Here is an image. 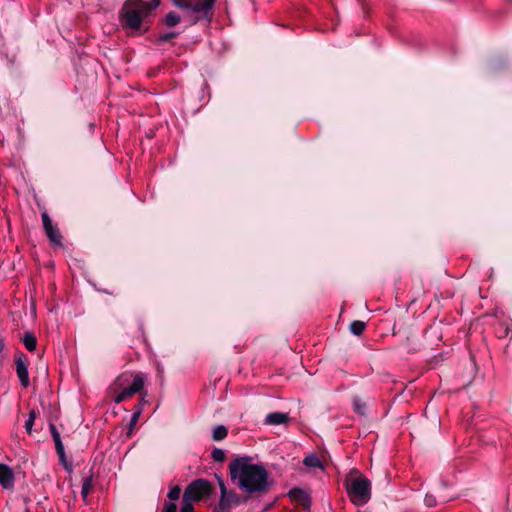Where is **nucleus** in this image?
<instances>
[{
  "instance_id": "f257e3e1",
  "label": "nucleus",
  "mask_w": 512,
  "mask_h": 512,
  "mask_svg": "<svg viewBox=\"0 0 512 512\" xmlns=\"http://www.w3.org/2000/svg\"><path fill=\"white\" fill-rule=\"evenodd\" d=\"M232 481L247 494L264 493L269 488V474L261 464L249 457L236 458L229 464Z\"/></svg>"
},
{
  "instance_id": "f03ea898",
  "label": "nucleus",
  "mask_w": 512,
  "mask_h": 512,
  "mask_svg": "<svg viewBox=\"0 0 512 512\" xmlns=\"http://www.w3.org/2000/svg\"><path fill=\"white\" fill-rule=\"evenodd\" d=\"M159 5L158 0L148 3L142 0H127L123 6L121 22L124 28L138 30L143 19Z\"/></svg>"
},
{
  "instance_id": "7ed1b4c3",
  "label": "nucleus",
  "mask_w": 512,
  "mask_h": 512,
  "mask_svg": "<svg viewBox=\"0 0 512 512\" xmlns=\"http://www.w3.org/2000/svg\"><path fill=\"white\" fill-rule=\"evenodd\" d=\"M346 490L356 506L365 505L371 498V482L356 470H352L347 478Z\"/></svg>"
},
{
  "instance_id": "20e7f679",
  "label": "nucleus",
  "mask_w": 512,
  "mask_h": 512,
  "mask_svg": "<svg viewBox=\"0 0 512 512\" xmlns=\"http://www.w3.org/2000/svg\"><path fill=\"white\" fill-rule=\"evenodd\" d=\"M174 5L194 15L195 20H208L212 18V11L216 0H172Z\"/></svg>"
},
{
  "instance_id": "39448f33",
  "label": "nucleus",
  "mask_w": 512,
  "mask_h": 512,
  "mask_svg": "<svg viewBox=\"0 0 512 512\" xmlns=\"http://www.w3.org/2000/svg\"><path fill=\"white\" fill-rule=\"evenodd\" d=\"M210 493L211 485L207 480L204 479L193 481L184 491V494H186L187 497H190V500L194 502L202 500L203 498L209 496Z\"/></svg>"
},
{
  "instance_id": "423d86ee",
  "label": "nucleus",
  "mask_w": 512,
  "mask_h": 512,
  "mask_svg": "<svg viewBox=\"0 0 512 512\" xmlns=\"http://www.w3.org/2000/svg\"><path fill=\"white\" fill-rule=\"evenodd\" d=\"M42 223L44 230L50 242L58 247L62 246V235L56 226H53L49 215L44 212L42 213Z\"/></svg>"
},
{
  "instance_id": "0eeeda50",
  "label": "nucleus",
  "mask_w": 512,
  "mask_h": 512,
  "mask_svg": "<svg viewBox=\"0 0 512 512\" xmlns=\"http://www.w3.org/2000/svg\"><path fill=\"white\" fill-rule=\"evenodd\" d=\"M15 366L21 384H29L28 367L26 358L23 355H19L15 358Z\"/></svg>"
},
{
  "instance_id": "6e6552de",
  "label": "nucleus",
  "mask_w": 512,
  "mask_h": 512,
  "mask_svg": "<svg viewBox=\"0 0 512 512\" xmlns=\"http://www.w3.org/2000/svg\"><path fill=\"white\" fill-rule=\"evenodd\" d=\"M14 476L12 470L5 464H0V484L3 488H11L13 486Z\"/></svg>"
},
{
  "instance_id": "1a4fd4ad",
  "label": "nucleus",
  "mask_w": 512,
  "mask_h": 512,
  "mask_svg": "<svg viewBox=\"0 0 512 512\" xmlns=\"http://www.w3.org/2000/svg\"><path fill=\"white\" fill-rule=\"evenodd\" d=\"M147 380L146 376L142 373H135V374H129L125 373L120 378L119 381H121L119 384H144V382Z\"/></svg>"
},
{
  "instance_id": "9d476101",
  "label": "nucleus",
  "mask_w": 512,
  "mask_h": 512,
  "mask_svg": "<svg viewBox=\"0 0 512 512\" xmlns=\"http://www.w3.org/2000/svg\"><path fill=\"white\" fill-rule=\"evenodd\" d=\"M288 414L282 412L269 413L264 420L266 425H280L288 421Z\"/></svg>"
},
{
  "instance_id": "9b49d317",
  "label": "nucleus",
  "mask_w": 512,
  "mask_h": 512,
  "mask_svg": "<svg viewBox=\"0 0 512 512\" xmlns=\"http://www.w3.org/2000/svg\"><path fill=\"white\" fill-rule=\"evenodd\" d=\"M142 388L143 386H128V388L116 394L113 400L115 403H120L128 397H131L136 393H140L142 391Z\"/></svg>"
},
{
  "instance_id": "f8f14e48",
  "label": "nucleus",
  "mask_w": 512,
  "mask_h": 512,
  "mask_svg": "<svg viewBox=\"0 0 512 512\" xmlns=\"http://www.w3.org/2000/svg\"><path fill=\"white\" fill-rule=\"evenodd\" d=\"M23 344L28 351H34L37 346V339L31 332H26L23 337Z\"/></svg>"
},
{
  "instance_id": "ddd939ff",
  "label": "nucleus",
  "mask_w": 512,
  "mask_h": 512,
  "mask_svg": "<svg viewBox=\"0 0 512 512\" xmlns=\"http://www.w3.org/2000/svg\"><path fill=\"white\" fill-rule=\"evenodd\" d=\"M303 463L305 466L310 468H320L323 469V465L321 460L316 455H308L304 458Z\"/></svg>"
},
{
  "instance_id": "4468645a",
  "label": "nucleus",
  "mask_w": 512,
  "mask_h": 512,
  "mask_svg": "<svg viewBox=\"0 0 512 512\" xmlns=\"http://www.w3.org/2000/svg\"><path fill=\"white\" fill-rule=\"evenodd\" d=\"M228 430L224 425H218L213 429L212 437L215 441H221L227 437Z\"/></svg>"
},
{
  "instance_id": "2eb2a0df",
  "label": "nucleus",
  "mask_w": 512,
  "mask_h": 512,
  "mask_svg": "<svg viewBox=\"0 0 512 512\" xmlns=\"http://www.w3.org/2000/svg\"><path fill=\"white\" fill-rule=\"evenodd\" d=\"M365 328L366 323L363 321L356 320L350 324V331L356 336H360L364 332Z\"/></svg>"
},
{
  "instance_id": "dca6fc26",
  "label": "nucleus",
  "mask_w": 512,
  "mask_h": 512,
  "mask_svg": "<svg viewBox=\"0 0 512 512\" xmlns=\"http://www.w3.org/2000/svg\"><path fill=\"white\" fill-rule=\"evenodd\" d=\"M353 408H354V411L361 416H364L366 414L367 405L360 398L356 397L353 399Z\"/></svg>"
},
{
  "instance_id": "f3484780",
  "label": "nucleus",
  "mask_w": 512,
  "mask_h": 512,
  "mask_svg": "<svg viewBox=\"0 0 512 512\" xmlns=\"http://www.w3.org/2000/svg\"><path fill=\"white\" fill-rule=\"evenodd\" d=\"M54 443H55V449L59 456L60 461L65 464V461H66L65 450H64V445L61 441V437L54 439Z\"/></svg>"
},
{
  "instance_id": "a211bd4d",
  "label": "nucleus",
  "mask_w": 512,
  "mask_h": 512,
  "mask_svg": "<svg viewBox=\"0 0 512 512\" xmlns=\"http://www.w3.org/2000/svg\"><path fill=\"white\" fill-rule=\"evenodd\" d=\"M180 22V16L175 12H169L165 17V23L169 27H173Z\"/></svg>"
},
{
  "instance_id": "6ab92c4d",
  "label": "nucleus",
  "mask_w": 512,
  "mask_h": 512,
  "mask_svg": "<svg viewBox=\"0 0 512 512\" xmlns=\"http://www.w3.org/2000/svg\"><path fill=\"white\" fill-rule=\"evenodd\" d=\"M92 489V478L87 477L82 483L81 495L83 499H86Z\"/></svg>"
},
{
  "instance_id": "aec40b11",
  "label": "nucleus",
  "mask_w": 512,
  "mask_h": 512,
  "mask_svg": "<svg viewBox=\"0 0 512 512\" xmlns=\"http://www.w3.org/2000/svg\"><path fill=\"white\" fill-rule=\"evenodd\" d=\"M221 486V499L219 501V511L218 512H228V505L225 500L226 489L223 483H220Z\"/></svg>"
},
{
  "instance_id": "412c9836",
  "label": "nucleus",
  "mask_w": 512,
  "mask_h": 512,
  "mask_svg": "<svg viewBox=\"0 0 512 512\" xmlns=\"http://www.w3.org/2000/svg\"><path fill=\"white\" fill-rule=\"evenodd\" d=\"M193 502L190 500V497H187L186 494L183 495L181 512H193Z\"/></svg>"
},
{
  "instance_id": "4be33fe9",
  "label": "nucleus",
  "mask_w": 512,
  "mask_h": 512,
  "mask_svg": "<svg viewBox=\"0 0 512 512\" xmlns=\"http://www.w3.org/2000/svg\"><path fill=\"white\" fill-rule=\"evenodd\" d=\"M180 494H181V488L176 485L174 487H172L169 492H168V498L171 500V501H176L179 499L180 497Z\"/></svg>"
},
{
  "instance_id": "5701e85b",
  "label": "nucleus",
  "mask_w": 512,
  "mask_h": 512,
  "mask_svg": "<svg viewBox=\"0 0 512 512\" xmlns=\"http://www.w3.org/2000/svg\"><path fill=\"white\" fill-rule=\"evenodd\" d=\"M211 455H212L213 460L216 462H222L225 460V457H226L224 450L219 449V448H215L212 451Z\"/></svg>"
},
{
  "instance_id": "b1692460",
  "label": "nucleus",
  "mask_w": 512,
  "mask_h": 512,
  "mask_svg": "<svg viewBox=\"0 0 512 512\" xmlns=\"http://www.w3.org/2000/svg\"><path fill=\"white\" fill-rule=\"evenodd\" d=\"M34 420H35V412L31 411L29 418L25 422V428H26L27 432H29V433L32 431Z\"/></svg>"
},
{
  "instance_id": "393cba45",
  "label": "nucleus",
  "mask_w": 512,
  "mask_h": 512,
  "mask_svg": "<svg viewBox=\"0 0 512 512\" xmlns=\"http://www.w3.org/2000/svg\"><path fill=\"white\" fill-rule=\"evenodd\" d=\"M177 507L175 503H165L162 512H176Z\"/></svg>"
},
{
  "instance_id": "a878e982",
  "label": "nucleus",
  "mask_w": 512,
  "mask_h": 512,
  "mask_svg": "<svg viewBox=\"0 0 512 512\" xmlns=\"http://www.w3.org/2000/svg\"><path fill=\"white\" fill-rule=\"evenodd\" d=\"M424 501L428 507H433L436 505V499L433 495L427 494Z\"/></svg>"
},
{
  "instance_id": "bb28decb",
  "label": "nucleus",
  "mask_w": 512,
  "mask_h": 512,
  "mask_svg": "<svg viewBox=\"0 0 512 512\" xmlns=\"http://www.w3.org/2000/svg\"><path fill=\"white\" fill-rule=\"evenodd\" d=\"M175 36H176V33H174V32L166 33L159 37V41L166 42V41L170 40L171 38H174Z\"/></svg>"
},
{
  "instance_id": "cd10ccee",
  "label": "nucleus",
  "mask_w": 512,
  "mask_h": 512,
  "mask_svg": "<svg viewBox=\"0 0 512 512\" xmlns=\"http://www.w3.org/2000/svg\"><path fill=\"white\" fill-rule=\"evenodd\" d=\"M50 431L53 440L60 437V433L58 432L57 428L54 425H50Z\"/></svg>"
},
{
  "instance_id": "c85d7f7f",
  "label": "nucleus",
  "mask_w": 512,
  "mask_h": 512,
  "mask_svg": "<svg viewBox=\"0 0 512 512\" xmlns=\"http://www.w3.org/2000/svg\"><path fill=\"white\" fill-rule=\"evenodd\" d=\"M290 495L294 498H298V496H303L304 492L301 489H293L290 491Z\"/></svg>"
},
{
  "instance_id": "c756f323",
  "label": "nucleus",
  "mask_w": 512,
  "mask_h": 512,
  "mask_svg": "<svg viewBox=\"0 0 512 512\" xmlns=\"http://www.w3.org/2000/svg\"><path fill=\"white\" fill-rule=\"evenodd\" d=\"M139 415H140V411H137L133 414L132 418H131V421H130V426H133L136 424L138 418H139Z\"/></svg>"
},
{
  "instance_id": "7c9ffc66",
  "label": "nucleus",
  "mask_w": 512,
  "mask_h": 512,
  "mask_svg": "<svg viewBox=\"0 0 512 512\" xmlns=\"http://www.w3.org/2000/svg\"><path fill=\"white\" fill-rule=\"evenodd\" d=\"M2 350H3V341H2V339H0V353L2 352Z\"/></svg>"
}]
</instances>
